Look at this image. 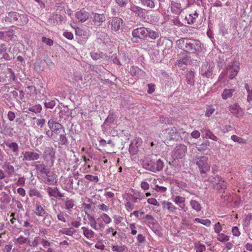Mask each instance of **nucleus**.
I'll return each instance as SVG.
<instances>
[{"label":"nucleus","instance_id":"nucleus-12","mask_svg":"<svg viewBox=\"0 0 252 252\" xmlns=\"http://www.w3.org/2000/svg\"><path fill=\"white\" fill-rule=\"evenodd\" d=\"M147 28L140 27L133 30L132 35L133 37L142 39H147Z\"/></svg>","mask_w":252,"mask_h":252},{"label":"nucleus","instance_id":"nucleus-22","mask_svg":"<svg viewBox=\"0 0 252 252\" xmlns=\"http://www.w3.org/2000/svg\"><path fill=\"white\" fill-rule=\"evenodd\" d=\"M201 71L202 76L209 78L213 74V67L210 65H204L202 67Z\"/></svg>","mask_w":252,"mask_h":252},{"label":"nucleus","instance_id":"nucleus-61","mask_svg":"<svg viewBox=\"0 0 252 252\" xmlns=\"http://www.w3.org/2000/svg\"><path fill=\"white\" fill-rule=\"evenodd\" d=\"M137 241L138 245L140 246L141 244L144 243L146 241V238L142 234H139L137 236Z\"/></svg>","mask_w":252,"mask_h":252},{"label":"nucleus","instance_id":"nucleus-46","mask_svg":"<svg viewBox=\"0 0 252 252\" xmlns=\"http://www.w3.org/2000/svg\"><path fill=\"white\" fill-rule=\"evenodd\" d=\"M216 109L213 105H209L207 106L205 112V116L209 117L215 112Z\"/></svg>","mask_w":252,"mask_h":252},{"label":"nucleus","instance_id":"nucleus-7","mask_svg":"<svg viewBox=\"0 0 252 252\" xmlns=\"http://www.w3.org/2000/svg\"><path fill=\"white\" fill-rule=\"evenodd\" d=\"M164 163L160 159L156 161L151 160L147 164V169L153 172H156L162 170Z\"/></svg>","mask_w":252,"mask_h":252},{"label":"nucleus","instance_id":"nucleus-39","mask_svg":"<svg viewBox=\"0 0 252 252\" xmlns=\"http://www.w3.org/2000/svg\"><path fill=\"white\" fill-rule=\"evenodd\" d=\"M42 106L40 104H36L29 107L28 110L36 114L39 113L42 110Z\"/></svg>","mask_w":252,"mask_h":252},{"label":"nucleus","instance_id":"nucleus-33","mask_svg":"<svg viewBox=\"0 0 252 252\" xmlns=\"http://www.w3.org/2000/svg\"><path fill=\"white\" fill-rule=\"evenodd\" d=\"M187 150V148L186 146L182 144H180L176 146L175 149V151L176 153H177L179 151V157H181L183 155H184L186 152Z\"/></svg>","mask_w":252,"mask_h":252},{"label":"nucleus","instance_id":"nucleus-41","mask_svg":"<svg viewBox=\"0 0 252 252\" xmlns=\"http://www.w3.org/2000/svg\"><path fill=\"white\" fill-rule=\"evenodd\" d=\"M217 239L220 242L224 243L229 240V236L223 233H220L218 234Z\"/></svg>","mask_w":252,"mask_h":252},{"label":"nucleus","instance_id":"nucleus-51","mask_svg":"<svg viewBox=\"0 0 252 252\" xmlns=\"http://www.w3.org/2000/svg\"><path fill=\"white\" fill-rule=\"evenodd\" d=\"M209 145V142L208 141H206L199 145V146L197 147V149L199 152H204L208 148Z\"/></svg>","mask_w":252,"mask_h":252},{"label":"nucleus","instance_id":"nucleus-20","mask_svg":"<svg viewBox=\"0 0 252 252\" xmlns=\"http://www.w3.org/2000/svg\"><path fill=\"white\" fill-rule=\"evenodd\" d=\"M162 205L163 208L166 209L170 213L175 214L177 210V207L170 202L164 201L162 202Z\"/></svg>","mask_w":252,"mask_h":252},{"label":"nucleus","instance_id":"nucleus-52","mask_svg":"<svg viewBox=\"0 0 252 252\" xmlns=\"http://www.w3.org/2000/svg\"><path fill=\"white\" fill-rule=\"evenodd\" d=\"M245 88L247 90V101L250 102L252 100V90H251L250 87L248 84H246Z\"/></svg>","mask_w":252,"mask_h":252},{"label":"nucleus","instance_id":"nucleus-31","mask_svg":"<svg viewBox=\"0 0 252 252\" xmlns=\"http://www.w3.org/2000/svg\"><path fill=\"white\" fill-rule=\"evenodd\" d=\"M130 9L132 12L135 13L139 17H143L144 15L143 9L136 5H131Z\"/></svg>","mask_w":252,"mask_h":252},{"label":"nucleus","instance_id":"nucleus-47","mask_svg":"<svg viewBox=\"0 0 252 252\" xmlns=\"http://www.w3.org/2000/svg\"><path fill=\"white\" fill-rule=\"evenodd\" d=\"M100 218L105 224H108L112 222L111 218L107 214H102L100 216Z\"/></svg>","mask_w":252,"mask_h":252},{"label":"nucleus","instance_id":"nucleus-18","mask_svg":"<svg viewBox=\"0 0 252 252\" xmlns=\"http://www.w3.org/2000/svg\"><path fill=\"white\" fill-rule=\"evenodd\" d=\"M76 18L82 23L85 22L89 17V13L85 10H80L75 13Z\"/></svg>","mask_w":252,"mask_h":252},{"label":"nucleus","instance_id":"nucleus-8","mask_svg":"<svg viewBox=\"0 0 252 252\" xmlns=\"http://www.w3.org/2000/svg\"><path fill=\"white\" fill-rule=\"evenodd\" d=\"M55 150L52 147H46L44 151L43 158L53 165L55 159Z\"/></svg>","mask_w":252,"mask_h":252},{"label":"nucleus","instance_id":"nucleus-43","mask_svg":"<svg viewBox=\"0 0 252 252\" xmlns=\"http://www.w3.org/2000/svg\"><path fill=\"white\" fill-rule=\"evenodd\" d=\"M40 244V238L39 237H35L32 241L29 240L28 244L32 247H37Z\"/></svg>","mask_w":252,"mask_h":252},{"label":"nucleus","instance_id":"nucleus-55","mask_svg":"<svg viewBox=\"0 0 252 252\" xmlns=\"http://www.w3.org/2000/svg\"><path fill=\"white\" fill-rule=\"evenodd\" d=\"M252 220V215L251 214H248L245 218L244 222L243 225L244 226H248L250 225L251 222Z\"/></svg>","mask_w":252,"mask_h":252},{"label":"nucleus","instance_id":"nucleus-42","mask_svg":"<svg viewBox=\"0 0 252 252\" xmlns=\"http://www.w3.org/2000/svg\"><path fill=\"white\" fill-rule=\"evenodd\" d=\"M190 205L191 206V208L197 212H199L201 210L200 204L196 200H191L190 202Z\"/></svg>","mask_w":252,"mask_h":252},{"label":"nucleus","instance_id":"nucleus-29","mask_svg":"<svg viewBox=\"0 0 252 252\" xmlns=\"http://www.w3.org/2000/svg\"><path fill=\"white\" fill-rule=\"evenodd\" d=\"M47 183L50 185H55L57 183V176L55 174L52 173L47 175Z\"/></svg>","mask_w":252,"mask_h":252},{"label":"nucleus","instance_id":"nucleus-40","mask_svg":"<svg viewBox=\"0 0 252 252\" xmlns=\"http://www.w3.org/2000/svg\"><path fill=\"white\" fill-rule=\"evenodd\" d=\"M126 229L130 231V233L132 235H135L137 233V227L135 223H129Z\"/></svg>","mask_w":252,"mask_h":252},{"label":"nucleus","instance_id":"nucleus-32","mask_svg":"<svg viewBox=\"0 0 252 252\" xmlns=\"http://www.w3.org/2000/svg\"><path fill=\"white\" fill-rule=\"evenodd\" d=\"M64 209L67 210H70L72 209L75 204L73 199L67 198L64 202Z\"/></svg>","mask_w":252,"mask_h":252},{"label":"nucleus","instance_id":"nucleus-16","mask_svg":"<svg viewBox=\"0 0 252 252\" xmlns=\"http://www.w3.org/2000/svg\"><path fill=\"white\" fill-rule=\"evenodd\" d=\"M83 236L89 240H92L94 238L95 233L91 229H90L88 227L83 226L81 228Z\"/></svg>","mask_w":252,"mask_h":252},{"label":"nucleus","instance_id":"nucleus-60","mask_svg":"<svg viewBox=\"0 0 252 252\" xmlns=\"http://www.w3.org/2000/svg\"><path fill=\"white\" fill-rule=\"evenodd\" d=\"M125 206L126 210L128 212H131L132 210H133L134 209V204L129 201H127L125 204Z\"/></svg>","mask_w":252,"mask_h":252},{"label":"nucleus","instance_id":"nucleus-48","mask_svg":"<svg viewBox=\"0 0 252 252\" xmlns=\"http://www.w3.org/2000/svg\"><path fill=\"white\" fill-rule=\"evenodd\" d=\"M141 3L150 8H153L155 7V0H139Z\"/></svg>","mask_w":252,"mask_h":252},{"label":"nucleus","instance_id":"nucleus-30","mask_svg":"<svg viewBox=\"0 0 252 252\" xmlns=\"http://www.w3.org/2000/svg\"><path fill=\"white\" fill-rule=\"evenodd\" d=\"M87 218L90 221V226L95 230H98L97 222L94 217L90 214H87Z\"/></svg>","mask_w":252,"mask_h":252},{"label":"nucleus","instance_id":"nucleus-1","mask_svg":"<svg viewBox=\"0 0 252 252\" xmlns=\"http://www.w3.org/2000/svg\"><path fill=\"white\" fill-rule=\"evenodd\" d=\"M178 48L190 54H198L202 50V44L197 40L181 38L176 41Z\"/></svg>","mask_w":252,"mask_h":252},{"label":"nucleus","instance_id":"nucleus-37","mask_svg":"<svg viewBox=\"0 0 252 252\" xmlns=\"http://www.w3.org/2000/svg\"><path fill=\"white\" fill-rule=\"evenodd\" d=\"M194 249L196 252H204L206 250V247L200 241H197L194 243Z\"/></svg>","mask_w":252,"mask_h":252},{"label":"nucleus","instance_id":"nucleus-27","mask_svg":"<svg viewBox=\"0 0 252 252\" xmlns=\"http://www.w3.org/2000/svg\"><path fill=\"white\" fill-rule=\"evenodd\" d=\"M198 17V13L196 11H194L193 13L189 14L188 16H186L185 20H187V23L192 24L196 22Z\"/></svg>","mask_w":252,"mask_h":252},{"label":"nucleus","instance_id":"nucleus-54","mask_svg":"<svg viewBox=\"0 0 252 252\" xmlns=\"http://www.w3.org/2000/svg\"><path fill=\"white\" fill-rule=\"evenodd\" d=\"M28 241L29 240L27 238H26L23 236H20L16 239L15 242L18 244L22 245L26 243L28 244Z\"/></svg>","mask_w":252,"mask_h":252},{"label":"nucleus","instance_id":"nucleus-62","mask_svg":"<svg viewBox=\"0 0 252 252\" xmlns=\"http://www.w3.org/2000/svg\"><path fill=\"white\" fill-rule=\"evenodd\" d=\"M189 62V59L188 57H185L177 61V63L179 66L183 64H187Z\"/></svg>","mask_w":252,"mask_h":252},{"label":"nucleus","instance_id":"nucleus-26","mask_svg":"<svg viewBox=\"0 0 252 252\" xmlns=\"http://www.w3.org/2000/svg\"><path fill=\"white\" fill-rule=\"evenodd\" d=\"M235 91L234 89H224L221 94V97L223 100H226L231 98L234 92Z\"/></svg>","mask_w":252,"mask_h":252},{"label":"nucleus","instance_id":"nucleus-44","mask_svg":"<svg viewBox=\"0 0 252 252\" xmlns=\"http://www.w3.org/2000/svg\"><path fill=\"white\" fill-rule=\"evenodd\" d=\"M194 221L195 222L201 223L207 227L210 226L211 224V221L208 219L203 220L199 218H195Z\"/></svg>","mask_w":252,"mask_h":252},{"label":"nucleus","instance_id":"nucleus-11","mask_svg":"<svg viewBox=\"0 0 252 252\" xmlns=\"http://www.w3.org/2000/svg\"><path fill=\"white\" fill-rule=\"evenodd\" d=\"M5 145L8 148L7 149L8 154L9 153L12 156L17 157L18 156L19 146L16 142L8 141L5 143Z\"/></svg>","mask_w":252,"mask_h":252},{"label":"nucleus","instance_id":"nucleus-50","mask_svg":"<svg viewBox=\"0 0 252 252\" xmlns=\"http://www.w3.org/2000/svg\"><path fill=\"white\" fill-rule=\"evenodd\" d=\"M173 200L176 204H179L184 203L185 202L186 198L185 197L177 195L173 197Z\"/></svg>","mask_w":252,"mask_h":252},{"label":"nucleus","instance_id":"nucleus-35","mask_svg":"<svg viewBox=\"0 0 252 252\" xmlns=\"http://www.w3.org/2000/svg\"><path fill=\"white\" fill-rule=\"evenodd\" d=\"M188 84L193 85L194 83V73L192 71H189L186 76Z\"/></svg>","mask_w":252,"mask_h":252},{"label":"nucleus","instance_id":"nucleus-59","mask_svg":"<svg viewBox=\"0 0 252 252\" xmlns=\"http://www.w3.org/2000/svg\"><path fill=\"white\" fill-rule=\"evenodd\" d=\"M85 178L90 181H93L94 183H97L99 180L98 177L97 176H93L90 174L85 175Z\"/></svg>","mask_w":252,"mask_h":252},{"label":"nucleus","instance_id":"nucleus-15","mask_svg":"<svg viewBox=\"0 0 252 252\" xmlns=\"http://www.w3.org/2000/svg\"><path fill=\"white\" fill-rule=\"evenodd\" d=\"M18 16V13L16 12H9L6 14L4 19L2 21L16 24Z\"/></svg>","mask_w":252,"mask_h":252},{"label":"nucleus","instance_id":"nucleus-57","mask_svg":"<svg viewBox=\"0 0 252 252\" xmlns=\"http://www.w3.org/2000/svg\"><path fill=\"white\" fill-rule=\"evenodd\" d=\"M33 119L36 120V124L38 126H39L40 128L43 127L46 123L45 119L42 118L36 119L35 117H34Z\"/></svg>","mask_w":252,"mask_h":252},{"label":"nucleus","instance_id":"nucleus-17","mask_svg":"<svg viewBox=\"0 0 252 252\" xmlns=\"http://www.w3.org/2000/svg\"><path fill=\"white\" fill-rule=\"evenodd\" d=\"M93 21L94 23L100 25L106 20L105 16L103 14L93 13Z\"/></svg>","mask_w":252,"mask_h":252},{"label":"nucleus","instance_id":"nucleus-21","mask_svg":"<svg viewBox=\"0 0 252 252\" xmlns=\"http://www.w3.org/2000/svg\"><path fill=\"white\" fill-rule=\"evenodd\" d=\"M47 191L50 196H54L55 197H62L63 195L61 193L57 188L48 187Z\"/></svg>","mask_w":252,"mask_h":252},{"label":"nucleus","instance_id":"nucleus-45","mask_svg":"<svg viewBox=\"0 0 252 252\" xmlns=\"http://www.w3.org/2000/svg\"><path fill=\"white\" fill-rule=\"evenodd\" d=\"M231 139L235 142L239 144H246L247 140L243 138L239 137L236 135H233L231 136Z\"/></svg>","mask_w":252,"mask_h":252},{"label":"nucleus","instance_id":"nucleus-3","mask_svg":"<svg viewBox=\"0 0 252 252\" xmlns=\"http://www.w3.org/2000/svg\"><path fill=\"white\" fill-rule=\"evenodd\" d=\"M209 180L212 183L214 188L218 190H224L226 189V183L221 176L219 175H216L214 177L211 176L209 178Z\"/></svg>","mask_w":252,"mask_h":252},{"label":"nucleus","instance_id":"nucleus-28","mask_svg":"<svg viewBox=\"0 0 252 252\" xmlns=\"http://www.w3.org/2000/svg\"><path fill=\"white\" fill-rule=\"evenodd\" d=\"M147 32H148L146 34L147 38H149L151 39L155 40L159 37V33L158 32L155 31L150 28L147 29Z\"/></svg>","mask_w":252,"mask_h":252},{"label":"nucleus","instance_id":"nucleus-10","mask_svg":"<svg viewBox=\"0 0 252 252\" xmlns=\"http://www.w3.org/2000/svg\"><path fill=\"white\" fill-rule=\"evenodd\" d=\"M228 109L230 113L236 118H242L243 117V110L238 103H235L230 105Z\"/></svg>","mask_w":252,"mask_h":252},{"label":"nucleus","instance_id":"nucleus-38","mask_svg":"<svg viewBox=\"0 0 252 252\" xmlns=\"http://www.w3.org/2000/svg\"><path fill=\"white\" fill-rule=\"evenodd\" d=\"M5 168L6 172L8 175H12L14 173V167L13 165H11L9 163H5L2 167Z\"/></svg>","mask_w":252,"mask_h":252},{"label":"nucleus","instance_id":"nucleus-53","mask_svg":"<svg viewBox=\"0 0 252 252\" xmlns=\"http://www.w3.org/2000/svg\"><path fill=\"white\" fill-rule=\"evenodd\" d=\"M105 233L106 235L111 234L113 237H115L117 234V231L113 227H108L105 230Z\"/></svg>","mask_w":252,"mask_h":252},{"label":"nucleus","instance_id":"nucleus-5","mask_svg":"<svg viewBox=\"0 0 252 252\" xmlns=\"http://www.w3.org/2000/svg\"><path fill=\"white\" fill-rule=\"evenodd\" d=\"M240 69V63L239 62L234 61L231 62L227 66L226 71L229 74V78L233 79L238 74Z\"/></svg>","mask_w":252,"mask_h":252},{"label":"nucleus","instance_id":"nucleus-63","mask_svg":"<svg viewBox=\"0 0 252 252\" xmlns=\"http://www.w3.org/2000/svg\"><path fill=\"white\" fill-rule=\"evenodd\" d=\"M25 92L27 94H33L35 93V87L33 86H28L25 89Z\"/></svg>","mask_w":252,"mask_h":252},{"label":"nucleus","instance_id":"nucleus-34","mask_svg":"<svg viewBox=\"0 0 252 252\" xmlns=\"http://www.w3.org/2000/svg\"><path fill=\"white\" fill-rule=\"evenodd\" d=\"M91 57L94 60H97L100 59H107L108 58L107 55L102 52L93 53L91 54Z\"/></svg>","mask_w":252,"mask_h":252},{"label":"nucleus","instance_id":"nucleus-6","mask_svg":"<svg viewBox=\"0 0 252 252\" xmlns=\"http://www.w3.org/2000/svg\"><path fill=\"white\" fill-rule=\"evenodd\" d=\"M111 26L110 29L112 32H117L122 29L124 26L123 20L118 17H114L109 22Z\"/></svg>","mask_w":252,"mask_h":252},{"label":"nucleus","instance_id":"nucleus-56","mask_svg":"<svg viewBox=\"0 0 252 252\" xmlns=\"http://www.w3.org/2000/svg\"><path fill=\"white\" fill-rule=\"evenodd\" d=\"M36 168L38 169L41 173H44L47 175L50 172L49 170L43 165H38L36 166Z\"/></svg>","mask_w":252,"mask_h":252},{"label":"nucleus","instance_id":"nucleus-49","mask_svg":"<svg viewBox=\"0 0 252 252\" xmlns=\"http://www.w3.org/2000/svg\"><path fill=\"white\" fill-rule=\"evenodd\" d=\"M68 216L65 212L63 211H60V213L57 215V218L59 220L63 222H66V217Z\"/></svg>","mask_w":252,"mask_h":252},{"label":"nucleus","instance_id":"nucleus-24","mask_svg":"<svg viewBox=\"0 0 252 252\" xmlns=\"http://www.w3.org/2000/svg\"><path fill=\"white\" fill-rule=\"evenodd\" d=\"M201 132L203 133H204L205 135L204 138H209L211 140H212L215 141H217L218 140V138L216 136H215L212 131H210V129L207 128H203L201 130Z\"/></svg>","mask_w":252,"mask_h":252},{"label":"nucleus","instance_id":"nucleus-23","mask_svg":"<svg viewBox=\"0 0 252 252\" xmlns=\"http://www.w3.org/2000/svg\"><path fill=\"white\" fill-rule=\"evenodd\" d=\"M130 74L133 77H140V75L145 74V72L137 66H132L130 68Z\"/></svg>","mask_w":252,"mask_h":252},{"label":"nucleus","instance_id":"nucleus-13","mask_svg":"<svg viewBox=\"0 0 252 252\" xmlns=\"http://www.w3.org/2000/svg\"><path fill=\"white\" fill-rule=\"evenodd\" d=\"M23 154V160H36L40 158V155L33 151H26Z\"/></svg>","mask_w":252,"mask_h":252},{"label":"nucleus","instance_id":"nucleus-36","mask_svg":"<svg viewBox=\"0 0 252 252\" xmlns=\"http://www.w3.org/2000/svg\"><path fill=\"white\" fill-rule=\"evenodd\" d=\"M29 195L31 197L36 196L39 198L43 197L40 191L36 189H31L29 191Z\"/></svg>","mask_w":252,"mask_h":252},{"label":"nucleus","instance_id":"nucleus-9","mask_svg":"<svg viewBox=\"0 0 252 252\" xmlns=\"http://www.w3.org/2000/svg\"><path fill=\"white\" fill-rule=\"evenodd\" d=\"M48 126L52 131V135H53L54 133L57 134L60 133L62 129L64 130L63 126L54 119H51L48 121Z\"/></svg>","mask_w":252,"mask_h":252},{"label":"nucleus","instance_id":"nucleus-25","mask_svg":"<svg viewBox=\"0 0 252 252\" xmlns=\"http://www.w3.org/2000/svg\"><path fill=\"white\" fill-rule=\"evenodd\" d=\"M29 21L28 16L25 14L18 13L17 20L16 24L19 25H25Z\"/></svg>","mask_w":252,"mask_h":252},{"label":"nucleus","instance_id":"nucleus-4","mask_svg":"<svg viewBox=\"0 0 252 252\" xmlns=\"http://www.w3.org/2000/svg\"><path fill=\"white\" fill-rule=\"evenodd\" d=\"M208 158L205 156H201L198 158L196 164L201 174L206 173L210 169V165L208 162Z\"/></svg>","mask_w":252,"mask_h":252},{"label":"nucleus","instance_id":"nucleus-2","mask_svg":"<svg viewBox=\"0 0 252 252\" xmlns=\"http://www.w3.org/2000/svg\"><path fill=\"white\" fill-rule=\"evenodd\" d=\"M187 134L183 128L173 127L167 128L164 133L165 142L178 141L182 139V136Z\"/></svg>","mask_w":252,"mask_h":252},{"label":"nucleus","instance_id":"nucleus-19","mask_svg":"<svg viewBox=\"0 0 252 252\" xmlns=\"http://www.w3.org/2000/svg\"><path fill=\"white\" fill-rule=\"evenodd\" d=\"M34 206V213L39 217H43L45 214V211L43 207L41 206L40 203L38 201L36 202L33 204Z\"/></svg>","mask_w":252,"mask_h":252},{"label":"nucleus","instance_id":"nucleus-14","mask_svg":"<svg viewBox=\"0 0 252 252\" xmlns=\"http://www.w3.org/2000/svg\"><path fill=\"white\" fill-rule=\"evenodd\" d=\"M183 9L180 2L174 0L171 1L170 9L172 13L179 15L181 13Z\"/></svg>","mask_w":252,"mask_h":252},{"label":"nucleus","instance_id":"nucleus-64","mask_svg":"<svg viewBox=\"0 0 252 252\" xmlns=\"http://www.w3.org/2000/svg\"><path fill=\"white\" fill-rule=\"evenodd\" d=\"M215 232L218 234L221 233V231L222 230V226L220 223L218 222L216 223L214 227Z\"/></svg>","mask_w":252,"mask_h":252},{"label":"nucleus","instance_id":"nucleus-58","mask_svg":"<svg viewBox=\"0 0 252 252\" xmlns=\"http://www.w3.org/2000/svg\"><path fill=\"white\" fill-rule=\"evenodd\" d=\"M56 104L55 100H49L48 102H45L44 103V106L47 108L52 109L55 107Z\"/></svg>","mask_w":252,"mask_h":252}]
</instances>
